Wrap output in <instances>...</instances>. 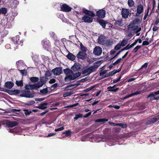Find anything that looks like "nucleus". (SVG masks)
Returning a JSON list of instances; mask_svg holds the SVG:
<instances>
[{
  "instance_id": "1",
  "label": "nucleus",
  "mask_w": 159,
  "mask_h": 159,
  "mask_svg": "<svg viewBox=\"0 0 159 159\" xmlns=\"http://www.w3.org/2000/svg\"><path fill=\"white\" fill-rule=\"evenodd\" d=\"M140 22L139 19L137 18L134 20L128 26V29L132 28V30H136L138 29L137 25L139 24Z\"/></svg>"
},
{
  "instance_id": "2",
  "label": "nucleus",
  "mask_w": 159,
  "mask_h": 159,
  "mask_svg": "<svg viewBox=\"0 0 159 159\" xmlns=\"http://www.w3.org/2000/svg\"><path fill=\"white\" fill-rule=\"evenodd\" d=\"M98 21L99 24L105 29H109L112 27L111 24L102 19H100L98 20Z\"/></svg>"
},
{
  "instance_id": "3",
  "label": "nucleus",
  "mask_w": 159,
  "mask_h": 159,
  "mask_svg": "<svg viewBox=\"0 0 159 159\" xmlns=\"http://www.w3.org/2000/svg\"><path fill=\"white\" fill-rule=\"evenodd\" d=\"M143 6L141 4L139 5L137 7V11L135 16L137 17L139 16L143 12Z\"/></svg>"
},
{
  "instance_id": "4",
  "label": "nucleus",
  "mask_w": 159,
  "mask_h": 159,
  "mask_svg": "<svg viewBox=\"0 0 159 159\" xmlns=\"http://www.w3.org/2000/svg\"><path fill=\"white\" fill-rule=\"evenodd\" d=\"M61 7L62 11L66 12H69L72 9V8L70 7L66 4L61 5Z\"/></svg>"
},
{
  "instance_id": "5",
  "label": "nucleus",
  "mask_w": 159,
  "mask_h": 159,
  "mask_svg": "<svg viewBox=\"0 0 159 159\" xmlns=\"http://www.w3.org/2000/svg\"><path fill=\"white\" fill-rule=\"evenodd\" d=\"M106 11L103 9L97 11L96 13L97 15L99 18H104L105 16Z\"/></svg>"
},
{
  "instance_id": "6",
  "label": "nucleus",
  "mask_w": 159,
  "mask_h": 159,
  "mask_svg": "<svg viewBox=\"0 0 159 159\" xmlns=\"http://www.w3.org/2000/svg\"><path fill=\"white\" fill-rule=\"evenodd\" d=\"M129 13V12L128 9L125 8H123L122 9L121 11V15L123 18H127L128 16Z\"/></svg>"
},
{
  "instance_id": "7",
  "label": "nucleus",
  "mask_w": 159,
  "mask_h": 159,
  "mask_svg": "<svg viewBox=\"0 0 159 159\" xmlns=\"http://www.w3.org/2000/svg\"><path fill=\"white\" fill-rule=\"evenodd\" d=\"M82 20L84 22L91 23L93 21V18L84 15L82 17Z\"/></svg>"
},
{
  "instance_id": "8",
  "label": "nucleus",
  "mask_w": 159,
  "mask_h": 159,
  "mask_svg": "<svg viewBox=\"0 0 159 159\" xmlns=\"http://www.w3.org/2000/svg\"><path fill=\"white\" fill-rule=\"evenodd\" d=\"M83 12L85 14L90 16L93 17L95 16V14L91 11H89L86 9H83Z\"/></svg>"
},
{
  "instance_id": "9",
  "label": "nucleus",
  "mask_w": 159,
  "mask_h": 159,
  "mask_svg": "<svg viewBox=\"0 0 159 159\" xmlns=\"http://www.w3.org/2000/svg\"><path fill=\"white\" fill-rule=\"evenodd\" d=\"M0 11L1 13L5 15L7 13V10L6 8H1L0 9Z\"/></svg>"
},
{
  "instance_id": "10",
  "label": "nucleus",
  "mask_w": 159,
  "mask_h": 159,
  "mask_svg": "<svg viewBox=\"0 0 159 159\" xmlns=\"http://www.w3.org/2000/svg\"><path fill=\"white\" fill-rule=\"evenodd\" d=\"M128 4L129 7H131L134 5V2L133 0H128Z\"/></svg>"
},
{
  "instance_id": "11",
  "label": "nucleus",
  "mask_w": 159,
  "mask_h": 159,
  "mask_svg": "<svg viewBox=\"0 0 159 159\" xmlns=\"http://www.w3.org/2000/svg\"><path fill=\"white\" fill-rule=\"evenodd\" d=\"M116 25H118L119 26H121L123 25L121 20H117L116 21L115 23Z\"/></svg>"
},
{
  "instance_id": "12",
  "label": "nucleus",
  "mask_w": 159,
  "mask_h": 159,
  "mask_svg": "<svg viewBox=\"0 0 159 159\" xmlns=\"http://www.w3.org/2000/svg\"><path fill=\"white\" fill-rule=\"evenodd\" d=\"M156 5V2L155 0H152V9H154Z\"/></svg>"
},
{
  "instance_id": "13",
  "label": "nucleus",
  "mask_w": 159,
  "mask_h": 159,
  "mask_svg": "<svg viewBox=\"0 0 159 159\" xmlns=\"http://www.w3.org/2000/svg\"><path fill=\"white\" fill-rule=\"evenodd\" d=\"M149 10V8H148V11H147V13L145 15V16H144V18H143L144 20H145L146 19V18L147 16H148V13Z\"/></svg>"
},
{
  "instance_id": "14",
  "label": "nucleus",
  "mask_w": 159,
  "mask_h": 159,
  "mask_svg": "<svg viewBox=\"0 0 159 159\" xmlns=\"http://www.w3.org/2000/svg\"><path fill=\"white\" fill-rule=\"evenodd\" d=\"M158 21H156V23H158Z\"/></svg>"
},
{
  "instance_id": "15",
  "label": "nucleus",
  "mask_w": 159,
  "mask_h": 159,
  "mask_svg": "<svg viewBox=\"0 0 159 159\" xmlns=\"http://www.w3.org/2000/svg\"><path fill=\"white\" fill-rule=\"evenodd\" d=\"M141 30V28H139L138 30Z\"/></svg>"
},
{
  "instance_id": "16",
  "label": "nucleus",
  "mask_w": 159,
  "mask_h": 159,
  "mask_svg": "<svg viewBox=\"0 0 159 159\" xmlns=\"http://www.w3.org/2000/svg\"><path fill=\"white\" fill-rule=\"evenodd\" d=\"M158 7L159 8V5H158Z\"/></svg>"
},
{
  "instance_id": "17",
  "label": "nucleus",
  "mask_w": 159,
  "mask_h": 159,
  "mask_svg": "<svg viewBox=\"0 0 159 159\" xmlns=\"http://www.w3.org/2000/svg\"><path fill=\"white\" fill-rule=\"evenodd\" d=\"M16 2H17V3H18V2H17V1H16Z\"/></svg>"
},
{
  "instance_id": "18",
  "label": "nucleus",
  "mask_w": 159,
  "mask_h": 159,
  "mask_svg": "<svg viewBox=\"0 0 159 159\" xmlns=\"http://www.w3.org/2000/svg\"><path fill=\"white\" fill-rule=\"evenodd\" d=\"M153 30H154V28L153 29Z\"/></svg>"
},
{
  "instance_id": "19",
  "label": "nucleus",
  "mask_w": 159,
  "mask_h": 159,
  "mask_svg": "<svg viewBox=\"0 0 159 159\" xmlns=\"http://www.w3.org/2000/svg\"><path fill=\"white\" fill-rule=\"evenodd\" d=\"M2 0H0V2H1V1Z\"/></svg>"
},
{
  "instance_id": "20",
  "label": "nucleus",
  "mask_w": 159,
  "mask_h": 159,
  "mask_svg": "<svg viewBox=\"0 0 159 159\" xmlns=\"http://www.w3.org/2000/svg\"><path fill=\"white\" fill-rule=\"evenodd\" d=\"M24 1H25V0H24Z\"/></svg>"
}]
</instances>
